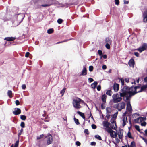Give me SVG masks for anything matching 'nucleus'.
Returning <instances> with one entry per match:
<instances>
[{
  "mask_svg": "<svg viewBox=\"0 0 147 147\" xmlns=\"http://www.w3.org/2000/svg\"><path fill=\"white\" fill-rule=\"evenodd\" d=\"M87 74V70L86 68L85 67H83V69L82 71L81 74L80 75L82 76H85Z\"/></svg>",
  "mask_w": 147,
  "mask_h": 147,
  "instance_id": "dca6fc26",
  "label": "nucleus"
},
{
  "mask_svg": "<svg viewBox=\"0 0 147 147\" xmlns=\"http://www.w3.org/2000/svg\"><path fill=\"white\" fill-rule=\"evenodd\" d=\"M146 119L145 117H139L134 119V121L136 123H140L144 120Z\"/></svg>",
  "mask_w": 147,
  "mask_h": 147,
  "instance_id": "1a4fd4ad",
  "label": "nucleus"
},
{
  "mask_svg": "<svg viewBox=\"0 0 147 147\" xmlns=\"http://www.w3.org/2000/svg\"><path fill=\"white\" fill-rule=\"evenodd\" d=\"M84 133L85 134H87L88 135L89 134V132H88V130L87 129H85L84 130Z\"/></svg>",
  "mask_w": 147,
  "mask_h": 147,
  "instance_id": "c03bdc74",
  "label": "nucleus"
},
{
  "mask_svg": "<svg viewBox=\"0 0 147 147\" xmlns=\"http://www.w3.org/2000/svg\"><path fill=\"white\" fill-rule=\"evenodd\" d=\"M92 127V129H95L96 128V126L94 124H93L91 125Z\"/></svg>",
  "mask_w": 147,
  "mask_h": 147,
  "instance_id": "49530a36",
  "label": "nucleus"
},
{
  "mask_svg": "<svg viewBox=\"0 0 147 147\" xmlns=\"http://www.w3.org/2000/svg\"><path fill=\"white\" fill-rule=\"evenodd\" d=\"M46 139V141L47 144L49 145L51 144L53 141V138L52 135L50 134H48L45 137Z\"/></svg>",
  "mask_w": 147,
  "mask_h": 147,
  "instance_id": "0eeeda50",
  "label": "nucleus"
},
{
  "mask_svg": "<svg viewBox=\"0 0 147 147\" xmlns=\"http://www.w3.org/2000/svg\"><path fill=\"white\" fill-rule=\"evenodd\" d=\"M118 113V112H116L115 113L114 115H113L112 118H114L115 119L117 116Z\"/></svg>",
  "mask_w": 147,
  "mask_h": 147,
  "instance_id": "473e14b6",
  "label": "nucleus"
},
{
  "mask_svg": "<svg viewBox=\"0 0 147 147\" xmlns=\"http://www.w3.org/2000/svg\"><path fill=\"white\" fill-rule=\"evenodd\" d=\"M74 120L75 122V123L76 124H77V125H78L80 124V123L79 122V121L78 119L74 118Z\"/></svg>",
  "mask_w": 147,
  "mask_h": 147,
  "instance_id": "c756f323",
  "label": "nucleus"
},
{
  "mask_svg": "<svg viewBox=\"0 0 147 147\" xmlns=\"http://www.w3.org/2000/svg\"><path fill=\"white\" fill-rule=\"evenodd\" d=\"M127 136L128 137L130 138H133V137L131 136V134L129 131L127 134Z\"/></svg>",
  "mask_w": 147,
  "mask_h": 147,
  "instance_id": "4c0bfd02",
  "label": "nucleus"
},
{
  "mask_svg": "<svg viewBox=\"0 0 147 147\" xmlns=\"http://www.w3.org/2000/svg\"><path fill=\"white\" fill-rule=\"evenodd\" d=\"M8 96L10 98H11V96L12 94V92L11 91L9 90L7 92Z\"/></svg>",
  "mask_w": 147,
  "mask_h": 147,
  "instance_id": "a878e982",
  "label": "nucleus"
},
{
  "mask_svg": "<svg viewBox=\"0 0 147 147\" xmlns=\"http://www.w3.org/2000/svg\"><path fill=\"white\" fill-rule=\"evenodd\" d=\"M115 4L116 5H118L119 4V0H115Z\"/></svg>",
  "mask_w": 147,
  "mask_h": 147,
  "instance_id": "8fccbe9b",
  "label": "nucleus"
},
{
  "mask_svg": "<svg viewBox=\"0 0 147 147\" xmlns=\"http://www.w3.org/2000/svg\"><path fill=\"white\" fill-rule=\"evenodd\" d=\"M26 88V85L25 84H23L22 85V88L23 89H25Z\"/></svg>",
  "mask_w": 147,
  "mask_h": 147,
  "instance_id": "bf43d9fd",
  "label": "nucleus"
},
{
  "mask_svg": "<svg viewBox=\"0 0 147 147\" xmlns=\"http://www.w3.org/2000/svg\"><path fill=\"white\" fill-rule=\"evenodd\" d=\"M111 128L114 130H116L117 126L116 125V123L112 124L111 126Z\"/></svg>",
  "mask_w": 147,
  "mask_h": 147,
  "instance_id": "a211bd4d",
  "label": "nucleus"
},
{
  "mask_svg": "<svg viewBox=\"0 0 147 147\" xmlns=\"http://www.w3.org/2000/svg\"><path fill=\"white\" fill-rule=\"evenodd\" d=\"M43 136H44L43 134H42V135H40V136H37V139L39 140V139H40L42 138L43 137Z\"/></svg>",
  "mask_w": 147,
  "mask_h": 147,
  "instance_id": "e433bc0d",
  "label": "nucleus"
},
{
  "mask_svg": "<svg viewBox=\"0 0 147 147\" xmlns=\"http://www.w3.org/2000/svg\"><path fill=\"white\" fill-rule=\"evenodd\" d=\"M93 81H94V80H93V79L92 78H88V81L90 83H91V82H92Z\"/></svg>",
  "mask_w": 147,
  "mask_h": 147,
  "instance_id": "09e8293b",
  "label": "nucleus"
},
{
  "mask_svg": "<svg viewBox=\"0 0 147 147\" xmlns=\"http://www.w3.org/2000/svg\"><path fill=\"white\" fill-rule=\"evenodd\" d=\"M119 80L121 82V84L122 86H122V87L124 86H124V82L123 79L122 78H120L119 79Z\"/></svg>",
  "mask_w": 147,
  "mask_h": 147,
  "instance_id": "4be33fe9",
  "label": "nucleus"
},
{
  "mask_svg": "<svg viewBox=\"0 0 147 147\" xmlns=\"http://www.w3.org/2000/svg\"><path fill=\"white\" fill-rule=\"evenodd\" d=\"M93 67L92 66H90L89 68V69L90 71H92L93 70Z\"/></svg>",
  "mask_w": 147,
  "mask_h": 147,
  "instance_id": "79ce46f5",
  "label": "nucleus"
},
{
  "mask_svg": "<svg viewBox=\"0 0 147 147\" xmlns=\"http://www.w3.org/2000/svg\"><path fill=\"white\" fill-rule=\"evenodd\" d=\"M50 5H48V4H47L41 5L43 7H47L49 6Z\"/></svg>",
  "mask_w": 147,
  "mask_h": 147,
  "instance_id": "de8ad7c7",
  "label": "nucleus"
},
{
  "mask_svg": "<svg viewBox=\"0 0 147 147\" xmlns=\"http://www.w3.org/2000/svg\"><path fill=\"white\" fill-rule=\"evenodd\" d=\"M77 113L79 114L80 116H81L84 119H85V117L84 116V114L80 111H78Z\"/></svg>",
  "mask_w": 147,
  "mask_h": 147,
  "instance_id": "aec40b11",
  "label": "nucleus"
},
{
  "mask_svg": "<svg viewBox=\"0 0 147 147\" xmlns=\"http://www.w3.org/2000/svg\"><path fill=\"white\" fill-rule=\"evenodd\" d=\"M106 113H111V110L110 108H107L106 109Z\"/></svg>",
  "mask_w": 147,
  "mask_h": 147,
  "instance_id": "c85d7f7f",
  "label": "nucleus"
},
{
  "mask_svg": "<svg viewBox=\"0 0 147 147\" xmlns=\"http://www.w3.org/2000/svg\"><path fill=\"white\" fill-rule=\"evenodd\" d=\"M98 53L99 54V55L100 56H101L102 55V51L100 50H98Z\"/></svg>",
  "mask_w": 147,
  "mask_h": 147,
  "instance_id": "5fc2aeb1",
  "label": "nucleus"
},
{
  "mask_svg": "<svg viewBox=\"0 0 147 147\" xmlns=\"http://www.w3.org/2000/svg\"><path fill=\"white\" fill-rule=\"evenodd\" d=\"M134 142H131V146L132 147H135V145L134 144Z\"/></svg>",
  "mask_w": 147,
  "mask_h": 147,
  "instance_id": "13d9d810",
  "label": "nucleus"
},
{
  "mask_svg": "<svg viewBox=\"0 0 147 147\" xmlns=\"http://www.w3.org/2000/svg\"><path fill=\"white\" fill-rule=\"evenodd\" d=\"M144 22H147V18H143Z\"/></svg>",
  "mask_w": 147,
  "mask_h": 147,
  "instance_id": "0e129e2a",
  "label": "nucleus"
},
{
  "mask_svg": "<svg viewBox=\"0 0 147 147\" xmlns=\"http://www.w3.org/2000/svg\"><path fill=\"white\" fill-rule=\"evenodd\" d=\"M103 57L104 59H106L107 57V56L106 55H104L103 56H101L100 59H101L102 57Z\"/></svg>",
  "mask_w": 147,
  "mask_h": 147,
  "instance_id": "603ef678",
  "label": "nucleus"
},
{
  "mask_svg": "<svg viewBox=\"0 0 147 147\" xmlns=\"http://www.w3.org/2000/svg\"><path fill=\"white\" fill-rule=\"evenodd\" d=\"M115 119L114 118H112L111 120V122L112 124H113L116 123L115 121Z\"/></svg>",
  "mask_w": 147,
  "mask_h": 147,
  "instance_id": "2f4dec72",
  "label": "nucleus"
},
{
  "mask_svg": "<svg viewBox=\"0 0 147 147\" xmlns=\"http://www.w3.org/2000/svg\"><path fill=\"white\" fill-rule=\"evenodd\" d=\"M23 131V129H22L20 130V132L18 134V136H20V135L22 133Z\"/></svg>",
  "mask_w": 147,
  "mask_h": 147,
  "instance_id": "3c124183",
  "label": "nucleus"
},
{
  "mask_svg": "<svg viewBox=\"0 0 147 147\" xmlns=\"http://www.w3.org/2000/svg\"><path fill=\"white\" fill-rule=\"evenodd\" d=\"M147 49V45L146 43L142 44V46L139 47L137 50L140 53H141L143 51L146 50Z\"/></svg>",
  "mask_w": 147,
  "mask_h": 147,
  "instance_id": "6e6552de",
  "label": "nucleus"
},
{
  "mask_svg": "<svg viewBox=\"0 0 147 147\" xmlns=\"http://www.w3.org/2000/svg\"><path fill=\"white\" fill-rule=\"evenodd\" d=\"M63 22V20L61 19H58L57 20V22L59 24H61Z\"/></svg>",
  "mask_w": 147,
  "mask_h": 147,
  "instance_id": "72a5a7b5",
  "label": "nucleus"
},
{
  "mask_svg": "<svg viewBox=\"0 0 147 147\" xmlns=\"http://www.w3.org/2000/svg\"><path fill=\"white\" fill-rule=\"evenodd\" d=\"M135 129L138 131H140V129L139 127V126L137 125H135Z\"/></svg>",
  "mask_w": 147,
  "mask_h": 147,
  "instance_id": "f704fd0d",
  "label": "nucleus"
},
{
  "mask_svg": "<svg viewBox=\"0 0 147 147\" xmlns=\"http://www.w3.org/2000/svg\"><path fill=\"white\" fill-rule=\"evenodd\" d=\"M72 104L74 108L76 109L82 108L83 105H85L84 101L80 98L76 97L73 99Z\"/></svg>",
  "mask_w": 147,
  "mask_h": 147,
  "instance_id": "f03ea898",
  "label": "nucleus"
},
{
  "mask_svg": "<svg viewBox=\"0 0 147 147\" xmlns=\"http://www.w3.org/2000/svg\"><path fill=\"white\" fill-rule=\"evenodd\" d=\"M116 108L119 111H121L122 109H124L125 107V105L124 102H122L115 104Z\"/></svg>",
  "mask_w": 147,
  "mask_h": 147,
  "instance_id": "39448f33",
  "label": "nucleus"
},
{
  "mask_svg": "<svg viewBox=\"0 0 147 147\" xmlns=\"http://www.w3.org/2000/svg\"><path fill=\"white\" fill-rule=\"evenodd\" d=\"M20 119L23 120H25L26 119V117L25 115H21L20 116Z\"/></svg>",
  "mask_w": 147,
  "mask_h": 147,
  "instance_id": "cd10ccee",
  "label": "nucleus"
},
{
  "mask_svg": "<svg viewBox=\"0 0 147 147\" xmlns=\"http://www.w3.org/2000/svg\"><path fill=\"white\" fill-rule=\"evenodd\" d=\"M102 124L104 127H105V130L106 131V130L109 128H110L109 127V123L107 121H104L102 122Z\"/></svg>",
  "mask_w": 147,
  "mask_h": 147,
  "instance_id": "f8f14e48",
  "label": "nucleus"
},
{
  "mask_svg": "<svg viewBox=\"0 0 147 147\" xmlns=\"http://www.w3.org/2000/svg\"><path fill=\"white\" fill-rule=\"evenodd\" d=\"M111 44H108V43H106V45H105V47H106V48L107 49H110V45Z\"/></svg>",
  "mask_w": 147,
  "mask_h": 147,
  "instance_id": "58836bf2",
  "label": "nucleus"
},
{
  "mask_svg": "<svg viewBox=\"0 0 147 147\" xmlns=\"http://www.w3.org/2000/svg\"><path fill=\"white\" fill-rule=\"evenodd\" d=\"M15 103L16 105H18L19 104L20 102L18 100H17L16 101Z\"/></svg>",
  "mask_w": 147,
  "mask_h": 147,
  "instance_id": "052dcab7",
  "label": "nucleus"
},
{
  "mask_svg": "<svg viewBox=\"0 0 147 147\" xmlns=\"http://www.w3.org/2000/svg\"><path fill=\"white\" fill-rule=\"evenodd\" d=\"M122 97L120 94L118 93L114 94L112 96L113 102L114 103H118L121 101L122 100Z\"/></svg>",
  "mask_w": 147,
  "mask_h": 147,
  "instance_id": "7ed1b4c3",
  "label": "nucleus"
},
{
  "mask_svg": "<svg viewBox=\"0 0 147 147\" xmlns=\"http://www.w3.org/2000/svg\"><path fill=\"white\" fill-rule=\"evenodd\" d=\"M110 115L109 113H107L106 117L107 119H109L110 118Z\"/></svg>",
  "mask_w": 147,
  "mask_h": 147,
  "instance_id": "6e6d98bb",
  "label": "nucleus"
},
{
  "mask_svg": "<svg viewBox=\"0 0 147 147\" xmlns=\"http://www.w3.org/2000/svg\"><path fill=\"white\" fill-rule=\"evenodd\" d=\"M101 89V86L100 85H98L97 87V90L98 91H100Z\"/></svg>",
  "mask_w": 147,
  "mask_h": 147,
  "instance_id": "69168bd1",
  "label": "nucleus"
},
{
  "mask_svg": "<svg viewBox=\"0 0 147 147\" xmlns=\"http://www.w3.org/2000/svg\"><path fill=\"white\" fill-rule=\"evenodd\" d=\"M105 42L107 43H109L111 44L112 43V40L109 38H107L105 39Z\"/></svg>",
  "mask_w": 147,
  "mask_h": 147,
  "instance_id": "412c9836",
  "label": "nucleus"
},
{
  "mask_svg": "<svg viewBox=\"0 0 147 147\" xmlns=\"http://www.w3.org/2000/svg\"><path fill=\"white\" fill-rule=\"evenodd\" d=\"M146 124V123L145 121H144L143 122L141 123V125L142 126H145Z\"/></svg>",
  "mask_w": 147,
  "mask_h": 147,
  "instance_id": "a19ab883",
  "label": "nucleus"
},
{
  "mask_svg": "<svg viewBox=\"0 0 147 147\" xmlns=\"http://www.w3.org/2000/svg\"><path fill=\"white\" fill-rule=\"evenodd\" d=\"M15 39V38L13 37H7L4 38V40L7 41H13Z\"/></svg>",
  "mask_w": 147,
  "mask_h": 147,
  "instance_id": "2eb2a0df",
  "label": "nucleus"
},
{
  "mask_svg": "<svg viewBox=\"0 0 147 147\" xmlns=\"http://www.w3.org/2000/svg\"><path fill=\"white\" fill-rule=\"evenodd\" d=\"M30 54V53L29 52H27L25 54V57H28L29 55Z\"/></svg>",
  "mask_w": 147,
  "mask_h": 147,
  "instance_id": "e2e57ef3",
  "label": "nucleus"
},
{
  "mask_svg": "<svg viewBox=\"0 0 147 147\" xmlns=\"http://www.w3.org/2000/svg\"><path fill=\"white\" fill-rule=\"evenodd\" d=\"M76 144L78 146H80V145L81 144L79 142L77 141L76 142Z\"/></svg>",
  "mask_w": 147,
  "mask_h": 147,
  "instance_id": "864d4df0",
  "label": "nucleus"
},
{
  "mask_svg": "<svg viewBox=\"0 0 147 147\" xmlns=\"http://www.w3.org/2000/svg\"><path fill=\"white\" fill-rule=\"evenodd\" d=\"M107 68V67L106 65H104L102 66V68L103 69H105Z\"/></svg>",
  "mask_w": 147,
  "mask_h": 147,
  "instance_id": "774afa93",
  "label": "nucleus"
},
{
  "mask_svg": "<svg viewBox=\"0 0 147 147\" xmlns=\"http://www.w3.org/2000/svg\"><path fill=\"white\" fill-rule=\"evenodd\" d=\"M113 89L115 92H117L119 89V85L117 83H114L113 85Z\"/></svg>",
  "mask_w": 147,
  "mask_h": 147,
  "instance_id": "ddd939ff",
  "label": "nucleus"
},
{
  "mask_svg": "<svg viewBox=\"0 0 147 147\" xmlns=\"http://www.w3.org/2000/svg\"><path fill=\"white\" fill-rule=\"evenodd\" d=\"M128 63L130 67H134V63L133 60L129 61Z\"/></svg>",
  "mask_w": 147,
  "mask_h": 147,
  "instance_id": "6ab92c4d",
  "label": "nucleus"
},
{
  "mask_svg": "<svg viewBox=\"0 0 147 147\" xmlns=\"http://www.w3.org/2000/svg\"><path fill=\"white\" fill-rule=\"evenodd\" d=\"M124 4H128L129 3V1H126L125 0H124L123 1Z\"/></svg>",
  "mask_w": 147,
  "mask_h": 147,
  "instance_id": "338daca9",
  "label": "nucleus"
},
{
  "mask_svg": "<svg viewBox=\"0 0 147 147\" xmlns=\"http://www.w3.org/2000/svg\"><path fill=\"white\" fill-rule=\"evenodd\" d=\"M132 107L129 102H128L127 105L126 111L123 114L124 115H126L127 113L131 114L132 112Z\"/></svg>",
  "mask_w": 147,
  "mask_h": 147,
  "instance_id": "20e7f679",
  "label": "nucleus"
},
{
  "mask_svg": "<svg viewBox=\"0 0 147 147\" xmlns=\"http://www.w3.org/2000/svg\"><path fill=\"white\" fill-rule=\"evenodd\" d=\"M140 138L143 139V140L144 141V142H145L146 144L147 145V139H146L145 138H143V137L140 136Z\"/></svg>",
  "mask_w": 147,
  "mask_h": 147,
  "instance_id": "ea45409f",
  "label": "nucleus"
},
{
  "mask_svg": "<svg viewBox=\"0 0 147 147\" xmlns=\"http://www.w3.org/2000/svg\"><path fill=\"white\" fill-rule=\"evenodd\" d=\"M21 111L20 109L16 108L14 109V110L13 111V113L16 115H18L21 113Z\"/></svg>",
  "mask_w": 147,
  "mask_h": 147,
  "instance_id": "9b49d317",
  "label": "nucleus"
},
{
  "mask_svg": "<svg viewBox=\"0 0 147 147\" xmlns=\"http://www.w3.org/2000/svg\"><path fill=\"white\" fill-rule=\"evenodd\" d=\"M97 82L95 81L93 83L91 84V87L93 88H95L97 84Z\"/></svg>",
  "mask_w": 147,
  "mask_h": 147,
  "instance_id": "5701e85b",
  "label": "nucleus"
},
{
  "mask_svg": "<svg viewBox=\"0 0 147 147\" xmlns=\"http://www.w3.org/2000/svg\"><path fill=\"white\" fill-rule=\"evenodd\" d=\"M106 131L110 134L111 138H116L117 136V133L113 131L111 128H109L107 129Z\"/></svg>",
  "mask_w": 147,
  "mask_h": 147,
  "instance_id": "423d86ee",
  "label": "nucleus"
},
{
  "mask_svg": "<svg viewBox=\"0 0 147 147\" xmlns=\"http://www.w3.org/2000/svg\"><path fill=\"white\" fill-rule=\"evenodd\" d=\"M106 94L109 96H111L112 94V92L111 90L107 91Z\"/></svg>",
  "mask_w": 147,
  "mask_h": 147,
  "instance_id": "b1692460",
  "label": "nucleus"
},
{
  "mask_svg": "<svg viewBox=\"0 0 147 147\" xmlns=\"http://www.w3.org/2000/svg\"><path fill=\"white\" fill-rule=\"evenodd\" d=\"M143 18H147V11H145L143 14Z\"/></svg>",
  "mask_w": 147,
  "mask_h": 147,
  "instance_id": "7c9ffc66",
  "label": "nucleus"
},
{
  "mask_svg": "<svg viewBox=\"0 0 147 147\" xmlns=\"http://www.w3.org/2000/svg\"><path fill=\"white\" fill-rule=\"evenodd\" d=\"M140 86H137L135 87H132L129 88L127 86L121 87V89L120 90L119 93L121 96L124 97L126 96V100H127L132 96L137 93V89L140 88Z\"/></svg>",
  "mask_w": 147,
  "mask_h": 147,
  "instance_id": "f257e3e1",
  "label": "nucleus"
},
{
  "mask_svg": "<svg viewBox=\"0 0 147 147\" xmlns=\"http://www.w3.org/2000/svg\"><path fill=\"white\" fill-rule=\"evenodd\" d=\"M20 126L22 128H24L25 127V123L24 122H21L20 124Z\"/></svg>",
  "mask_w": 147,
  "mask_h": 147,
  "instance_id": "37998d69",
  "label": "nucleus"
},
{
  "mask_svg": "<svg viewBox=\"0 0 147 147\" xmlns=\"http://www.w3.org/2000/svg\"><path fill=\"white\" fill-rule=\"evenodd\" d=\"M53 29H50L47 30V33L49 34H51L53 32Z\"/></svg>",
  "mask_w": 147,
  "mask_h": 147,
  "instance_id": "bb28decb",
  "label": "nucleus"
},
{
  "mask_svg": "<svg viewBox=\"0 0 147 147\" xmlns=\"http://www.w3.org/2000/svg\"><path fill=\"white\" fill-rule=\"evenodd\" d=\"M147 88V84L145 85H143L141 88V89L140 91L138 92L137 91V93L141 92L142 91H144Z\"/></svg>",
  "mask_w": 147,
  "mask_h": 147,
  "instance_id": "4468645a",
  "label": "nucleus"
},
{
  "mask_svg": "<svg viewBox=\"0 0 147 147\" xmlns=\"http://www.w3.org/2000/svg\"><path fill=\"white\" fill-rule=\"evenodd\" d=\"M134 55L137 57H138L139 56V54L137 52L134 53Z\"/></svg>",
  "mask_w": 147,
  "mask_h": 147,
  "instance_id": "680f3d73",
  "label": "nucleus"
},
{
  "mask_svg": "<svg viewBox=\"0 0 147 147\" xmlns=\"http://www.w3.org/2000/svg\"><path fill=\"white\" fill-rule=\"evenodd\" d=\"M95 137L97 139L99 140H102L101 137L100 136L98 135H95Z\"/></svg>",
  "mask_w": 147,
  "mask_h": 147,
  "instance_id": "c9c22d12",
  "label": "nucleus"
},
{
  "mask_svg": "<svg viewBox=\"0 0 147 147\" xmlns=\"http://www.w3.org/2000/svg\"><path fill=\"white\" fill-rule=\"evenodd\" d=\"M107 96L105 94L103 95L101 97L103 103H105L106 101Z\"/></svg>",
  "mask_w": 147,
  "mask_h": 147,
  "instance_id": "f3484780",
  "label": "nucleus"
},
{
  "mask_svg": "<svg viewBox=\"0 0 147 147\" xmlns=\"http://www.w3.org/2000/svg\"><path fill=\"white\" fill-rule=\"evenodd\" d=\"M66 90V88H64L63 89L61 90L60 92V93L62 94V96H63L65 92V90Z\"/></svg>",
  "mask_w": 147,
  "mask_h": 147,
  "instance_id": "393cba45",
  "label": "nucleus"
},
{
  "mask_svg": "<svg viewBox=\"0 0 147 147\" xmlns=\"http://www.w3.org/2000/svg\"><path fill=\"white\" fill-rule=\"evenodd\" d=\"M19 144V141H18L16 142L14 147H18Z\"/></svg>",
  "mask_w": 147,
  "mask_h": 147,
  "instance_id": "a18cd8bd",
  "label": "nucleus"
},
{
  "mask_svg": "<svg viewBox=\"0 0 147 147\" xmlns=\"http://www.w3.org/2000/svg\"><path fill=\"white\" fill-rule=\"evenodd\" d=\"M118 136L119 138H122V135L121 133H120V134L118 133Z\"/></svg>",
  "mask_w": 147,
  "mask_h": 147,
  "instance_id": "4d7b16f0",
  "label": "nucleus"
},
{
  "mask_svg": "<svg viewBox=\"0 0 147 147\" xmlns=\"http://www.w3.org/2000/svg\"><path fill=\"white\" fill-rule=\"evenodd\" d=\"M125 115L123 114V117L121 120L123 122L122 125L123 126H125L126 123L127 122V117Z\"/></svg>",
  "mask_w": 147,
  "mask_h": 147,
  "instance_id": "9d476101",
  "label": "nucleus"
}]
</instances>
